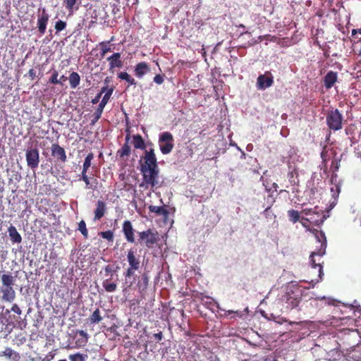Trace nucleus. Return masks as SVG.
<instances>
[{
    "mask_svg": "<svg viewBox=\"0 0 361 361\" xmlns=\"http://www.w3.org/2000/svg\"><path fill=\"white\" fill-rule=\"evenodd\" d=\"M153 337L154 338L155 341H160L163 339V334L161 331H159V333H157V334H154L153 335Z\"/></svg>",
    "mask_w": 361,
    "mask_h": 361,
    "instance_id": "nucleus-50",
    "label": "nucleus"
},
{
    "mask_svg": "<svg viewBox=\"0 0 361 361\" xmlns=\"http://www.w3.org/2000/svg\"><path fill=\"white\" fill-rule=\"evenodd\" d=\"M133 144L135 149H145L146 147L142 137L139 134L133 135Z\"/></svg>",
    "mask_w": 361,
    "mask_h": 361,
    "instance_id": "nucleus-27",
    "label": "nucleus"
},
{
    "mask_svg": "<svg viewBox=\"0 0 361 361\" xmlns=\"http://www.w3.org/2000/svg\"><path fill=\"white\" fill-rule=\"evenodd\" d=\"M127 260L129 264V267L123 274L126 278H130L140 268V255L137 254V250L135 249L130 248L128 250L127 253Z\"/></svg>",
    "mask_w": 361,
    "mask_h": 361,
    "instance_id": "nucleus-3",
    "label": "nucleus"
},
{
    "mask_svg": "<svg viewBox=\"0 0 361 361\" xmlns=\"http://www.w3.org/2000/svg\"><path fill=\"white\" fill-rule=\"evenodd\" d=\"M360 131H359V134H358V141H361V117H360Z\"/></svg>",
    "mask_w": 361,
    "mask_h": 361,
    "instance_id": "nucleus-57",
    "label": "nucleus"
},
{
    "mask_svg": "<svg viewBox=\"0 0 361 361\" xmlns=\"http://www.w3.org/2000/svg\"><path fill=\"white\" fill-rule=\"evenodd\" d=\"M2 286H13L15 279L11 274H4L1 276Z\"/></svg>",
    "mask_w": 361,
    "mask_h": 361,
    "instance_id": "nucleus-32",
    "label": "nucleus"
},
{
    "mask_svg": "<svg viewBox=\"0 0 361 361\" xmlns=\"http://www.w3.org/2000/svg\"><path fill=\"white\" fill-rule=\"evenodd\" d=\"M109 90H110V88H108L107 86H105V87H102V89L99 93H101V95H102L103 93H104V94H105L106 92Z\"/></svg>",
    "mask_w": 361,
    "mask_h": 361,
    "instance_id": "nucleus-56",
    "label": "nucleus"
},
{
    "mask_svg": "<svg viewBox=\"0 0 361 361\" xmlns=\"http://www.w3.org/2000/svg\"><path fill=\"white\" fill-rule=\"evenodd\" d=\"M111 41L102 42L99 44V46L101 49V57L104 58V56L109 51H111V49L109 46Z\"/></svg>",
    "mask_w": 361,
    "mask_h": 361,
    "instance_id": "nucleus-36",
    "label": "nucleus"
},
{
    "mask_svg": "<svg viewBox=\"0 0 361 361\" xmlns=\"http://www.w3.org/2000/svg\"><path fill=\"white\" fill-rule=\"evenodd\" d=\"M67 80V78L62 75L60 78L59 79L58 81H59V84L58 85H63V83Z\"/></svg>",
    "mask_w": 361,
    "mask_h": 361,
    "instance_id": "nucleus-55",
    "label": "nucleus"
},
{
    "mask_svg": "<svg viewBox=\"0 0 361 361\" xmlns=\"http://www.w3.org/2000/svg\"><path fill=\"white\" fill-rule=\"evenodd\" d=\"M118 78L121 80H125L128 83V85L127 87H129L130 85H135L136 81L127 72H120L118 73Z\"/></svg>",
    "mask_w": 361,
    "mask_h": 361,
    "instance_id": "nucleus-30",
    "label": "nucleus"
},
{
    "mask_svg": "<svg viewBox=\"0 0 361 361\" xmlns=\"http://www.w3.org/2000/svg\"><path fill=\"white\" fill-rule=\"evenodd\" d=\"M302 296V290L298 286L290 285L279 295V300L285 308L293 310L299 305Z\"/></svg>",
    "mask_w": 361,
    "mask_h": 361,
    "instance_id": "nucleus-1",
    "label": "nucleus"
},
{
    "mask_svg": "<svg viewBox=\"0 0 361 361\" xmlns=\"http://www.w3.org/2000/svg\"><path fill=\"white\" fill-rule=\"evenodd\" d=\"M343 119L342 114L337 109L329 110L326 115V125L329 129L334 131L342 128Z\"/></svg>",
    "mask_w": 361,
    "mask_h": 361,
    "instance_id": "nucleus-5",
    "label": "nucleus"
},
{
    "mask_svg": "<svg viewBox=\"0 0 361 361\" xmlns=\"http://www.w3.org/2000/svg\"><path fill=\"white\" fill-rule=\"evenodd\" d=\"M238 27H240V28L245 29V26L243 24H240V25H238Z\"/></svg>",
    "mask_w": 361,
    "mask_h": 361,
    "instance_id": "nucleus-62",
    "label": "nucleus"
},
{
    "mask_svg": "<svg viewBox=\"0 0 361 361\" xmlns=\"http://www.w3.org/2000/svg\"><path fill=\"white\" fill-rule=\"evenodd\" d=\"M130 139V136L128 134L126 136V142L122 146V147L117 151V155L119 156L120 158L123 159L125 157H128L130 154V147L129 146V141Z\"/></svg>",
    "mask_w": 361,
    "mask_h": 361,
    "instance_id": "nucleus-24",
    "label": "nucleus"
},
{
    "mask_svg": "<svg viewBox=\"0 0 361 361\" xmlns=\"http://www.w3.org/2000/svg\"><path fill=\"white\" fill-rule=\"evenodd\" d=\"M121 53L116 52L114 53L111 56L107 58V61L109 64V70L112 71L115 68H121L123 66V62L121 59Z\"/></svg>",
    "mask_w": 361,
    "mask_h": 361,
    "instance_id": "nucleus-18",
    "label": "nucleus"
},
{
    "mask_svg": "<svg viewBox=\"0 0 361 361\" xmlns=\"http://www.w3.org/2000/svg\"><path fill=\"white\" fill-rule=\"evenodd\" d=\"M150 71L149 66L147 63L143 61L140 62L135 66V75L138 78H142L145 74Z\"/></svg>",
    "mask_w": 361,
    "mask_h": 361,
    "instance_id": "nucleus-19",
    "label": "nucleus"
},
{
    "mask_svg": "<svg viewBox=\"0 0 361 361\" xmlns=\"http://www.w3.org/2000/svg\"><path fill=\"white\" fill-rule=\"evenodd\" d=\"M1 259H2L3 260H4V259H6V257L4 256V255H1Z\"/></svg>",
    "mask_w": 361,
    "mask_h": 361,
    "instance_id": "nucleus-64",
    "label": "nucleus"
},
{
    "mask_svg": "<svg viewBox=\"0 0 361 361\" xmlns=\"http://www.w3.org/2000/svg\"><path fill=\"white\" fill-rule=\"evenodd\" d=\"M28 75L31 80H34L36 78V72L33 68H31L28 71Z\"/></svg>",
    "mask_w": 361,
    "mask_h": 361,
    "instance_id": "nucleus-51",
    "label": "nucleus"
},
{
    "mask_svg": "<svg viewBox=\"0 0 361 361\" xmlns=\"http://www.w3.org/2000/svg\"><path fill=\"white\" fill-rule=\"evenodd\" d=\"M8 232L9 233L11 240L12 241L13 243H21L22 237L14 226L11 225L8 228Z\"/></svg>",
    "mask_w": 361,
    "mask_h": 361,
    "instance_id": "nucleus-25",
    "label": "nucleus"
},
{
    "mask_svg": "<svg viewBox=\"0 0 361 361\" xmlns=\"http://www.w3.org/2000/svg\"><path fill=\"white\" fill-rule=\"evenodd\" d=\"M77 334H78L81 336V338L78 339L76 341V343H79V345H86V343L88 341V335H87V334L85 331H83V330H78L77 331Z\"/></svg>",
    "mask_w": 361,
    "mask_h": 361,
    "instance_id": "nucleus-38",
    "label": "nucleus"
},
{
    "mask_svg": "<svg viewBox=\"0 0 361 361\" xmlns=\"http://www.w3.org/2000/svg\"><path fill=\"white\" fill-rule=\"evenodd\" d=\"M102 286L104 290L108 293H112L116 290L117 283L114 282H110V279H106L102 282Z\"/></svg>",
    "mask_w": 361,
    "mask_h": 361,
    "instance_id": "nucleus-33",
    "label": "nucleus"
},
{
    "mask_svg": "<svg viewBox=\"0 0 361 361\" xmlns=\"http://www.w3.org/2000/svg\"><path fill=\"white\" fill-rule=\"evenodd\" d=\"M78 230L86 239L88 238V231L86 227V224L84 220H81L78 224Z\"/></svg>",
    "mask_w": 361,
    "mask_h": 361,
    "instance_id": "nucleus-40",
    "label": "nucleus"
},
{
    "mask_svg": "<svg viewBox=\"0 0 361 361\" xmlns=\"http://www.w3.org/2000/svg\"><path fill=\"white\" fill-rule=\"evenodd\" d=\"M268 198H271V204H272L274 202V197H273V195L271 194H270L269 196H268Z\"/></svg>",
    "mask_w": 361,
    "mask_h": 361,
    "instance_id": "nucleus-58",
    "label": "nucleus"
},
{
    "mask_svg": "<svg viewBox=\"0 0 361 361\" xmlns=\"http://www.w3.org/2000/svg\"><path fill=\"white\" fill-rule=\"evenodd\" d=\"M164 75L157 74L154 77L153 81L158 85H161L164 81Z\"/></svg>",
    "mask_w": 361,
    "mask_h": 361,
    "instance_id": "nucleus-47",
    "label": "nucleus"
},
{
    "mask_svg": "<svg viewBox=\"0 0 361 361\" xmlns=\"http://www.w3.org/2000/svg\"><path fill=\"white\" fill-rule=\"evenodd\" d=\"M149 279L148 274L147 273L142 274L137 284L138 290L140 293H145L146 292L149 286Z\"/></svg>",
    "mask_w": 361,
    "mask_h": 361,
    "instance_id": "nucleus-22",
    "label": "nucleus"
},
{
    "mask_svg": "<svg viewBox=\"0 0 361 361\" xmlns=\"http://www.w3.org/2000/svg\"><path fill=\"white\" fill-rule=\"evenodd\" d=\"M6 356L12 361H19L20 359V356L19 353L14 352L11 348H6L4 351L0 353V357Z\"/></svg>",
    "mask_w": 361,
    "mask_h": 361,
    "instance_id": "nucleus-26",
    "label": "nucleus"
},
{
    "mask_svg": "<svg viewBox=\"0 0 361 361\" xmlns=\"http://www.w3.org/2000/svg\"><path fill=\"white\" fill-rule=\"evenodd\" d=\"M49 19V15L47 10L44 8L42 9L41 14L38 16L37 18V28L38 32L41 35H44L47 29V25Z\"/></svg>",
    "mask_w": 361,
    "mask_h": 361,
    "instance_id": "nucleus-13",
    "label": "nucleus"
},
{
    "mask_svg": "<svg viewBox=\"0 0 361 361\" xmlns=\"http://www.w3.org/2000/svg\"><path fill=\"white\" fill-rule=\"evenodd\" d=\"M140 172L143 177L141 186L146 185V187H148L149 185L153 188L158 184L159 167L140 169Z\"/></svg>",
    "mask_w": 361,
    "mask_h": 361,
    "instance_id": "nucleus-4",
    "label": "nucleus"
},
{
    "mask_svg": "<svg viewBox=\"0 0 361 361\" xmlns=\"http://www.w3.org/2000/svg\"><path fill=\"white\" fill-rule=\"evenodd\" d=\"M106 211V203L104 201L98 200L96 204V209L94 212V220H99L102 219Z\"/></svg>",
    "mask_w": 361,
    "mask_h": 361,
    "instance_id": "nucleus-23",
    "label": "nucleus"
},
{
    "mask_svg": "<svg viewBox=\"0 0 361 361\" xmlns=\"http://www.w3.org/2000/svg\"><path fill=\"white\" fill-rule=\"evenodd\" d=\"M99 235L104 239L107 240L109 242L114 241V232L112 231H102Z\"/></svg>",
    "mask_w": 361,
    "mask_h": 361,
    "instance_id": "nucleus-39",
    "label": "nucleus"
},
{
    "mask_svg": "<svg viewBox=\"0 0 361 361\" xmlns=\"http://www.w3.org/2000/svg\"><path fill=\"white\" fill-rule=\"evenodd\" d=\"M173 137L169 132L162 133L159 139V148L163 154H169L173 148Z\"/></svg>",
    "mask_w": 361,
    "mask_h": 361,
    "instance_id": "nucleus-7",
    "label": "nucleus"
},
{
    "mask_svg": "<svg viewBox=\"0 0 361 361\" xmlns=\"http://www.w3.org/2000/svg\"><path fill=\"white\" fill-rule=\"evenodd\" d=\"M87 357L88 355L87 354L80 353L79 352L68 355V360L70 361H86Z\"/></svg>",
    "mask_w": 361,
    "mask_h": 361,
    "instance_id": "nucleus-34",
    "label": "nucleus"
},
{
    "mask_svg": "<svg viewBox=\"0 0 361 361\" xmlns=\"http://www.w3.org/2000/svg\"><path fill=\"white\" fill-rule=\"evenodd\" d=\"M138 235L140 243L145 240V245L148 248L152 247L159 240L158 232L150 228L147 231L139 232Z\"/></svg>",
    "mask_w": 361,
    "mask_h": 361,
    "instance_id": "nucleus-9",
    "label": "nucleus"
},
{
    "mask_svg": "<svg viewBox=\"0 0 361 361\" xmlns=\"http://www.w3.org/2000/svg\"><path fill=\"white\" fill-rule=\"evenodd\" d=\"M338 75L337 73L334 71H329L324 78V85L326 89L329 90L331 88L335 82L337 81Z\"/></svg>",
    "mask_w": 361,
    "mask_h": 361,
    "instance_id": "nucleus-20",
    "label": "nucleus"
},
{
    "mask_svg": "<svg viewBox=\"0 0 361 361\" xmlns=\"http://www.w3.org/2000/svg\"><path fill=\"white\" fill-rule=\"evenodd\" d=\"M114 92V87H110V90H108L106 94L103 96L102 101L100 102L99 104L98 105L97 108L96 109L93 116L94 118L92 120L91 124H94L102 116V114L103 113L104 109L108 102L110 99L111 96L112 95Z\"/></svg>",
    "mask_w": 361,
    "mask_h": 361,
    "instance_id": "nucleus-10",
    "label": "nucleus"
},
{
    "mask_svg": "<svg viewBox=\"0 0 361 361\" xmlns=\"http://www.w3.org/2000/svg\"><path fill=\"white\" fill-rule=\"evenodd\" d=\"M326 219L325 215L323 213V211L319 209L317 212L314 213L310 217H302V220H305L306 221H309L310 224H313L316 226L322 225Z\"/></svg>",
    "mask_w": 361,
    "mask_h": 361,
    "instance_id": "nucleus-17",
    "label": "nucleus"
},
{
    "mask_svg": "<svg viewBox=\"0 0 361 361\" xmlns=\"http://www.w3.org/2000/svg\"><path fill=\"white\" fill-rule=\"evenodd\" d=\"M357 143V147H355L354 153L357 157L361 158V141H358V138L356 140L355 137L351 139V143L355 144Z\"/></svg>",
    "mask_w": 361,
    "mask_h": 361,
    "instance_id": "nucleus-42",
    "label": "nucleus"
},
{
    "mask_svg": "<svg viewBox=\"0 0 361 361\" xmlns=\"http://www.w3.org/2000/svg\"><path fill=\"white\" fill-rule=\"evenodd\" d=\"M261 180H262V185L264 186L265 190L267 192H276L278 188V185L276 183H273L269 185V183L267 180H264L263 177H261Z\"/></svg>",
    "mask_w": 361,
    "mask_h": 361,
    "instance_id": "nucleus-35",
    "label": "nucleus"
},
{
    "mask_svg": "<svg viewBox=\"0 0 361 361\" xmlns=\"http://www.w3.org/2000/svg\"><path fill=\"white\" fill-rule=\"evenodd\" d=\"M11 310L19 315L21 314L22 313L20 308L17 304H13L11 307Z\"/></svg>",
    "mask_w": 361,
    "mask_h": 361,
    "instance_id": "nucleus-48",
    "label": "nucleus"
},
{
    "mask_svg": "<svg viewBox=\"0 0 361 361\" xmlns=\"http://www.w3.org/2000/svg\"><path fill=\"white\" fill-rule=\"evenodd\" d=\"M122 230L126 240L128 243H133L135 242L134 229L131 222L126 220L123 222Z\"/></svg>",
    "mask_w": 361,
    "mask_h": 361,
    "instance_id": "nucleus-16",
    "label": "nucleus"
},
{
    "mask_svg": "<svg viewBox=\"0 0 361 361\" xmlns=\"http://www.w3.org/2000/svg\"><path fill=\"white\" fill-rule=\"evenodd\" d=\"M316 268H317V267ZM318 268L319 269V267H318ZM318 272L319 273V270L318 271ZM323 274H324L323 273H322V274L321 276H319V274H318V276H319V279H317V281H319V280H322Z\"/></svg>",
    "mask_w": 361,
    "mask_h": 361,
    "instance_id": "nucleus-59",
    "label": "nucleus"
},
{
    "mask_svg": "<svg viewBox=\"0 0 361 361\" xmlns=\"http://www.w3.org/2000/svg\"><path fill=\"white\" fill-rule=\"evenodd\" d=\"M25 157L27 164L30 169H35L38 167L39 163V154L37 148H28L26 150Z\"/></svg>",
    "mask_w": 361,
    "mask_h": 361,
    "instance_id": "nucleus-11",
    "label": "nucleus"
},
{
    "mask_svg": "<svg viewBox=\"0 0 361 361\" xmlns=\"http://www.w3.org/2000/svg\"><path fill=\"white\" fill-rule=\"evenodd\" d=\"M78 0H64L63 4L66 8L71 13L73 12L74 6L76 4Z\"/></svg>",
    "mask_w": 361,
    "mask_h": 361,
    "instance_id": "nucleus-43",
    "label": "nucleus"
},
{
    "mask_svg": "<svg viewBox=\"0 0 361 361\" xmlns=\"http://www.w3.org/2000/svg\"><path fill=\"white\" fill-rule=\"evenodd\" d=\"M244 34H248V35H250V32L246 31V32H243L240 33V36L243 35Z\"/></svg>",
    "mask_w": 361,
    "mask_h": 361,
    "instance_id": "nucleus-61",
    "label": "nucleus"
},
{
    "mask_svg": "<svg viewBox=\"0 0 361 361\" xmlns=\"http://www.w3.org/2000/svg\"><path fill=\"white\" fill-rule=\"evenodd\" d=\"M288 216L289 218V220L293 224L301 220L300 213L294 209H290L288 211Z\"/></svg>",
    "mask_w": 361,
    "mask_h": 361,
    "instance_id": "nucleus-37",
    "label": "nucleus"
},
{
    "mask_svg": "<svg viewBox=\"0 0 361 361\" xmlns=\"http://www.w3.org/2000/svg\"><path fill=\"white\" fill-rule=\"evenodd\" d=\"M300 223L302 224V225L306 228L307 230L309 231H312L309 226V225L307 224V223H309V221H306L305 220H302V217L301 218V220H300Z\"/></svg>",
    "mask_w": 361,
    "mask_h": 361,
    "instance_id": "nucleus-54",
    "label": "nucleus"
},
{
    "mask_svg": "<svg viewBox=\"0 0 361 361\" xmlns=\"http://www.w3.org/2000/svg\"><path fill=\"white\" fill-rule=\"evenodd\" d=\"M51 77L49 78V83L50 84H52V85H58L59 81V79H58V77H59V72L58 71L55 70V69H53V70H51Z\"/></svg>",
    "mask_w": 361,
    "mask_h": 361,
    "instance_id": "nucleus-41",
    "label": "nucleus"
},
{
    "mask_svg": "<svg viewBox=\"0 0 361 361\" xmlns=\"http://www.w3.org/2000/svg\"><path fill=\"white\" fill-rule=\"evenodd\" d=\"M274 84V76L270 71H266L264 74H261L257 79V88L259 90L270 87Z\"/></svg>",
    "mask_w": 361,
    "mask_h": 361,
    "instance_id": "nucleus-12",
    "label": "nucleus"
},
{
    "mask_svg": "<svg viewBox=\"0 0 361 361\" xmlns=\"http://www.w3.org/2000/svg\"><path fill=\"white\" fill-rule=\"evenodd\" d=\"M94 158V154L92 152L89 153L86 157L85 158V161L82 165V169L81 172V177L80 180H82L85 183V188L87 189H92L96 190L97 188L98 181L97 179H94L93 183H90V180L87 175V172L89 169V168L91 166L92 160Z\"/></svg>",
    "mask_w": 361,
    "mask_h": 361,
    "instance_id": "nucleus-6",
    "label": "nucleus"
},
{
    "mask_svg": "<svg viewBox=\"0 0 361 361\" xmlns=\"http://www.w3.org/2000/svg\"><path fill=\"white\" fill-rule=\"evenodd\" d=\"M331 191L332 192V197H334V199L336 200L337 199V197H338L339 195V193L341 192V188L338 185H334L331 188Z\"/></svg>",
    "mask_w": 361,
    "mask_h": 361,
    "instance_id": "nucleus-46",
    "label": "nucleus"
},
{
    "mask_svg": "<svg viewBox=\"0 0 361 361\" xmlns=\"http://www.w3.org/2000/svg\"><path fill=\"white\" fill-rule=\"evenodd\" d=\"M318 207L316 206L313 209H303L300 213L307 216L308 217L311 216L314 213L317 212Z\"/></svg>",
    "mask_w": 361,
    "mask_h": 361,
    "instance_id": "nucleus-45",
    "label": "nucleus"
},
{
    "mask_svg": "<svg viewBox=\"0 0 361 361\" xmlns=\"http://www.w3.org/2000/svg\"><path fill=\"white\" fill-rule=\"evenodd\" d=\"M264 361H277V360H276V359H275V358H274V359H272V360H270V359H269V358H266Z\"/></svg>",
    "mask_w": 361,
    "mask_h": 361,
    "instance_id": "nucleus-60",
    "label": "nucleus"
},
{
    "mask_svg": "<svg viewBox=\"0 0 361 361\" xmlns=\"http://www.w3.org/2000/svg\"><path fill=\"white\" fill-rule=\"evenodd\" d=\"M68 80L72 89L76 88L80 85V77L77 72H72L68 77Z\"/></svg>",
    "mask_w": 361,
    "mask_h": 361,
    "instance_id": "nucleus-28",
    "label": "nucleus"
},
{
    "mask_svg": "<svg viewBox=\"0 0 361 361\" xmlns=\"http://www.w3.org/2000/svg\"><path fill=\"white\" fill-rule=\"evenodd\" d=\"M148 209L150 212L154 213L157 216H163L164 220H166L169 218V212L166 208L165 206L159 207V206H154V205H149Z\"/></svg>",
    "mask_w": 361,
    "mask_h": 361,
    "instance_id": "nucleus-21",
    "label": "nucleus"
},
{
    "mask_svg": "<svg viewBox=\"0 0 361 361\" xmlns=\"http://www.w3.org/2000/svg\"><path fill=\"white\" fill-rule=\"evenodd\" d=\"M1 293L2 301L12 302L16 298V291L13 286H1Z\"/></svg>",
    "mask_w": 361,
    "mask_h": 361,
    "instance_id": "nucleus-15",
    "label": "nucleus"
},
{
    "mask_svg": "<svg viewBox=\"0 0 361 361\" xmlns=\"http://www.w3.org/2000/svg\"><path fill=\"white\" fill-rule=\"evenodd\" d=\"M288 178L292 185H298L299 183L298 169L293 168L292 171H289L288 173Z\"/></svg>",
    "mask_w": 361,
    "mask_h": 361,
    "instance_id": "nucleus-31",
    "label": "nucleus"
},
{
    "mask_svg": "<svg viewBox=\"0 0 361 361\" xmlns=\"http://www.w3.org/2000/svg\"><path fill=\"white\" fill-rule=\"evenodd\" d=\"M103 319L99 308H97L90 316L88 320L91 324H98Z\"/></svg>",
    "mask_w": 361,
    "mask_h": 361,
    "instance_id": "nucleus-29",
    "label": "nucleus"
},
{
    "mask_svg": "<svg viewBox=\"0 0 361 361\" xmlns=\"http://www.w3.org/2000/svg\"><path fill=\"white\" fill-rule=\"evenodd\" d=\"M104 271L106 272V275H108L109 274H112V273L116 271V270H114L111 265H106L104 268Z\"/></svg>",
    "mask_w": 361,
    "mask_h": 361,
    "instance_id": "nucleus-49",
    "label": "nucleus"
},
{
    "mask_svg": "<svg viewBox=\"0 0 361 361\" xmlns=\"http://www.w3.org/2000/svg\"><path fill=\"white\" fill-rule=\"evenodd\" d=\"M276 37H274V36H273V37H271V39H270V40H271V41H275V40H276Z\"/></svg>",
    "mask_w": 361,
    "mask_h": 361,
    "instance_id": "nucleus-63",
    "label": "nucleus"
},
{
    "mask_svg": "<svg viewBox=\"0 0 361 361\" xmlns=\"http://www.w3.org/2000/svg\"><path fill=\"white\" fill-rule=\"evenodd\" d=\"M357 33L361 35V27L360 29H353L352 30V37H353L355 39H357V37L355 36Z\"/></svg>",
    "mask_w": 361,
    "mask_h": 361,
    "instance_id": "nucleus-53",
    "label": "nucleus"
},
{
    "mask_svg": "<svg viewBox=\"0 0 361 361\" xmlns=\"http://www.w3.org/2000/svg\"><path fill=\"white\" fill-rule=\"evenodd\" d=\"M140 169L158 167L157 159L153 148L145 150L144 155L140 160Z\"/></svg>",
    "mask_w": 361,
    "mask_h": 361,
    "instance_id": "nucleus-8",
    "label": "nucleus"
},
{
    "mask_svg": "<svg viewBox=\"0 0 361 361\" xmlns=\"http://www.w3.org/2000/svg\"><path fill=\"white\" fill-rule=\"evenodd\" d=\"M102 95L101 93H98L94 98L92 99V103L93 104H96L99 102V99H101Z\"/></svg>",
    "mask_w": 361,
    "mask_h": 361,
    "instance_id": "nucleus-52",
    "label": "nucleus"
},
{
    "mask_svg": "<svg viewBox=\"0 0 361 361\" xmlns=\"http://www.w3.org/2000/svg\"><path fill=\"white\" fill-rule=\"evenodd\" d=\"M51 156L58 161L65 163L67 161V157L65 149L57 143H54L51 147Z\"/></svg>",
    "mask_w": 361,
    "mask_h": 361,
    "instance_id": "nucleus-14",
    "label": "nucleus"
},
{
    "mask_svg": "<svg viewBox=\"0 0 361 361\" xmlns=\"http://www.w3.org/2000/svg\"><path fill=\"white\" fill-rule=\"evenodd\" d=\"M312 231L314 233L316 238L317 239V240L321 243V245L320 247L317 251H314L311 254L310 257V263L312 267L314 269H316L317 267H319V276H321L322 274V264L324 263V262H322L321 259H319L318 262H317L316 260L314 259V257L318 256L321 257L325 254L326 248V238L324 233L322 231L313 229Z\"/></svg>",
    "mask_w": 361,
    "mask_h": 361,
    "instance_id": "nucleus-2",
    "label": "nucleus"
},
{
    "mask_svg": "<svg viewBox=\"0 0 361 361\" xmlns=\"http://www.w3.org/2000/svg\"><path fill=\"white\" fill-rule=\"evenodd\" d=\"M66 23L61 20L56 21L55 23V30H56V32H59L63 30L66 28Z\"/></svg>",
    "mask_w": 361,
    "mask_h": 361,
    "instance_id": "nucleus-44",
    "label": "nucleus"
}]
</instances>
